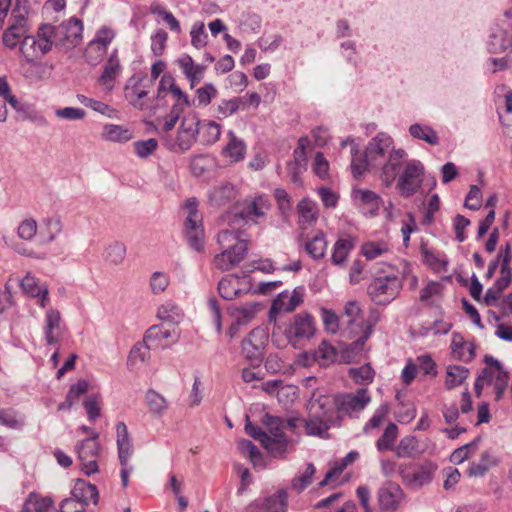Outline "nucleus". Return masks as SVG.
<instances>
[{
	"instance_id": "nucleus-15",
	"label": "nucleus",
	"mask_w": 512,
	"mask_h": 512,
	"mask_svg": "<svg viewBox=\"0 0 512 512\" xmlns=\"http://www.w3.org/2000/svg\"><path fill=\"white\" fill-rule=\"evenodd\" d=\"M268 343V334L262 328L253 329L241 343L243 356L251 364H259L264 358V350Z\"/></svg>"
},
{
	"instance_id": "nucleus-27",
	"label": "nucleus",
	"mask_w": 512,
	"mask_h": 512,
	"mask_svg": "<svg viewBox=\"0 0 512 512\" xmlns=\"http://www.w3.org/2000/svg\"><path fill=\"white\" fill-rule=\"evenodd\" d=\"M100 137L103 141L123 144L133 138V132L128 127L109 123L103 126Z\"/></svg>"
},
{
	"instance_id": "nucleus-26",
	"label": "nucleus",
	"mask_w": 512,
	"mask_h": 512,
	"mask_svg": "<svg viewBox=\"0 0 512 512\" xmlns=\"http://www.w3.org/2000/svg\"><path fill=\"white\" fill-rule=\"evenodd\" d=\"M356 240L350 235L339 237L332 248L331 262L336 266L343 265L350 252L355 248Z\"/></svg>"
},
{
	"instance_id": "nucleus-18",
	"label": "nucleus",
	"mask_w": 512,
	"mask_h": 512,
	"mask_svg": "<svg viewBox=\"0 0 512 512\" xmlns=\"http://www.w3.org/2000/svg\"><path fill=\"white\" fill-rule=\"evenodd\" d=\"M305 289L296 287L291 293L283 291L273 300L269 311V321H276L277 314L284 312L290 313L294 311L302 302Z\"/></svg>"
},
{
	"instance_id": "nucleus-10",
	"label": "nucleus",
	"mask_w": 512,
	"mask_h": 512,
	"mask_svg": "<svg viewBox=\"0 0 512 512\" xmlns=\"http://www.w3.org/2000/svg\"><path fill=\"white\" fill-rule=\"evenodd\" d=\"M370 402L371 396L366 388H359L355 393H338L333 397L337 412L350 417L363 411Z\"/></svg>"
},
{
	"instance_id": "nucleus-38",
	"label": "nucleus",
	"mask_w": 512,
	"mask_h": 512,
	"mask_svg": "<svg viewBox=\"0 0 512 512\" xmlns=\"http://www.w3.org/2000/svg\"><path fill=\"white\" fill-rule=\"evenodd\" d=\"M73 496L87 506L90 501L97 503L98 490L95 485L80 480L76 483L73 491Z\"/></svg>"
},
{
	"instance_id": "nucleus-58",
	"label": "nucleus",
	"mask_w": 512,
	"mask_h": 512,
	"mask_svg": "<svg viewBox=\"0 0 512 512\" xmlns=\"http://www.w3.org/2000/svg\"><path fill=\"white\" fill-rule=\"evenodd\" d=\"M390 411V407L387 403H382L374 412L373 416L369 420L368 423L365 424L363 430L365 433L369 431V429L378 428L386 418Z\"/></svg>"
},
{
	"instance_id": "nucleus-62",
	"label": "nucleus",
	"mask_w": 512,
	"mask_h": 512,
	"mask_svg": "<svg viewBox=\"0 0 512 512\" xmlns=\"http://www.w3.org/2000/svg\"><path fill=\"white\" fill-rule=\"evenodd\" d=\"M87 390L88 382L84 379H81L77 383L73 384L66 395L67 408L70 409L75 401L78 400L79 397Z\"/></svg>"
},
{
	"instance_id": "nucleus-55",
	"label": "nucleus",
	"mask_w": 512,
	"mask_h": 512,
	"mask_svg": "<svg viewBox=\"0 0 512 512\" xmlns=\"http://www.w3.org/2000/svg\"><path fill=\"white\" fill-rule=\"evenodd\" d=\"M191 44L196 49H202L207 45L208 34L203 22H196L191 28Z\"/></svg>"
},
{
	"instance_id": "nucleus-13",
	"label": "nucleus",
	"mask_w": 512,
	"mask_h": 512,
	"mask_svg": "<svg viewBox=\"0 0 512 512\" xmlns=\"http://www.w3.org/2000/svg\"><path fill=\"white\" fill-rule=\"evenodd\" d=\"M436 469V465L432 462H425L421 465L404 463L398 466V472L403 482L413 488H420L431 482Z\"/></svg>"
},
{
	"instance_id": "nucleus-36",
	"label": "nucleus",
	"mask_w": 512,
	"mask_h": 512,
	"mask_svg": "<svg viewBox=\"0 0 512 512\" xmlns=\"http://www.w3.org/2000/svg\"><path fill=\"white\" fill-rule=\"evenodd\" d=\"M353 197L361 205L368 206L372 215H376L380 205L382 204L381 197L374 191L367 189H354Z\"/></svg>"
},
{
	"instance_id": "nucleus-45",
	"label": "nucleus",
	"mask_w": 512,
	"mask_h": 512,
	"mask_svg": "<svg viewBox=\"0 0 512 512\" xmlns=\"http://www.w3.org/2000/svg\"><path fill=\"white\" fill-rule=\"evenodd\" d=\"M145 399L149 412L155 417H160L167 409L166 399L155 390H148Z\"/></svg>"
},
{
	"instance_id": "nucleus-40",
	"label": "nucleus",
	"mask_w": 512,
	"mask_h": 512,
	"mask_svg": "<svg viewBox=\"0 0 512 512\" xmlns=\"http://www.w3.org/2000/svg\"><path fill=\"white\" fill-rule=\"evenodd\" d=\"M410 135L430 145H437L439 143V136L437 132L428 125L414 123L409 127Z\"/></svg>"
},
{
	"instance_id": "nucleus-39",
	"label": "nucleus",
	"mask_w": 512,
	"mask_h": 512,
	"mask_svg": "<svg viewBox=\"0 0 512 512\" xmlns=\"http://www.w3.org/2000/svg\"><path fill=\"white\" fill-rule=\"evenodd\" d=\"M336 357V349L327 341H322L318 348L312 352L313 360L324 367L335 362Z\"/></svg>"
},
{
	"instance_id": "nucleus-17",
	"label": "nucleus",
	"mask_w": 512,
	"mask_h": 512,
	"mask_svg": "<svg viewBox=\"0 0 512 512\" xmlns=\"http://www.w3.org/2000/svg\"><path fill=\"white\" fill-rule=\"evenodd\" d=\"M100 444L93 439H83L75 446V451L81 465V470L88 476L98 472Z\"/></svg>"
},
{
	"instance_id": "nucleus-1",
	"label": "nucleus",
	"mask_w": 512,
	"mask_h": 512,
	"mask_svg": "<svg viewBox=\"0 0 512 512\" xmlns=\"http://www.w3.org/2000/svg\"><path fill=\"white\" fill-rule=\"evenodd\" d=\"M29 1L16 0L9 19V25L3 33V43L13 49L19 44V52L24 61L41 59L54 46L50 24H42L36 34L29 35Z\"/></svg>"
},
{
	"instance_id": "nucleus-49",
	"label": "nucleus",
	"mask_w": 512,
	"mask_h": 512,
	"mask_svg": "<svg viewBox=\"0 0 512 512\" xmlns=\"http://www.w3.org/2000/svg\"><path fill=\"white\" fill-rule=\"evenodd\" d=\"M246 105V97H233L228 100H221L218 104L217 111L222 117L233 115Z\"/></svg>"
},
{
	"instance_id": "nucleus-3",
	"label": "nucleus",
	"mask_w": 512,
	"mask_h": 512,
	"mask_svg": "<svg viewBox=\"0 0 512 512\" xmlns=\"http://www.w3.org/2000/svg\"><path fill=\"white\" fill-rule=\"evenodd\" d=\"M217 242L222 252L214 258L215 266L228 271L239 264L246 256L248 243L241 238V233L234 230L225 229L218 233Z\"/></svg>"
},
{
	"instance_id": "nucleus-59",
	"label": "nucleus",
	"mask_w": 512,
	"mask_h": 512,
	"mask_svg": "<svg viewBox=\"0 0 512 512\" xmlns=\"http://www.w3.org/2000/svg\"><path fill=\"white\" fill-rule=\"evenodd\" d=\"M20 286L26 294L33 297L39 295L43 286L46 285L40 284L36 277H34L31 273H27L25 277L20 281Z\"/></svg>"
},
{
	"instance_id": "nucleus-11",
	"label": "nucleus",
	"mask_w": 512,
	"mask_h": 512,
	"mask_svg": "<svg viewBox=\"0 0 512 512\" xmlns=\"http://www.w3.org/2000/svg\"><path fill=\"white\" fill-rule=\"evenodd\" d=\"M152 80H148L146 75H133L124 87V96L130 105L138 110L147 109L149 106L146 97L152 88Z\"/></svg>"
},
{
	"instance_id": "nucleus-57",
	"label": "nucleus",
	"mask_w": 512,
	"mask_h": 512,
	"mask_svg": "<svg viewBox=\"0 0 512 512\" xmlns=\"http://www.w3.org/2000/svg\"><path fill=\"white\" fill-rule=\"evenodd\" d=\"M114 37L115 32L111 28L103 26L97 30L95 37L90 41V47L101 45L102 49H107Z\"/></svg>"
},
{
	"instance_id": "nucleus-61",
	"label": "nucleus",
	"mask_w": 512,
	"mask_h": 512,
	"mask_svg": "<svg viewBox=\"0 0 512 512\" xmlns=\"http://www.w3.org/2000/svg\"><path fill=\"white\" fill-rule=\"evenodd\" d=\"M135 153L140 158H146L151 155L158 147V142L154 138L136 141L133 144Z\"/></svg>"
},
{
	"instance_id": "nucleus-50",
	"label": "nucleus",
	"mask_w": 512,
	"mask_h": 512,
	"mask_svg": "<svg viewBox=\"0 0 512 512\" xmlns=\"http://www.w3.org/2000/svg\"><path fill=\"white\" fill-rule=\"evenodd\" d=\"M390 252L386 242H367L362 245L361 253L367 260H374Z\"/></svg>"
},
{
	"instance_id": "nucleus-14",
	"label": "nucleus",
	"mask_w": 512,
	"mask_h": 512,
	"mask_svg": "<svg viewBox=\"0 0 512 512\" xmlns=\"http://www.w3.org/2000/svg\"><path fill=\"white\" fill-rule=\"evenodd\" d=\"M484 363L486 367L482 370L484 377L487 379V385L494 386L495 399L499 401L508 386L509 372L504 369L501 363L492 355L484 356Z\"/></svg>"
},
{
	"instance_id": "nucleus-6",
	"label": "nucleus",
	"mask_w": 512,
	"mask_h": 512,
	"mask_svg": "<svg viewBox=\"0 0 512 512\" xmlns=\"http://www.w3.org/2000/svg\"><path fill=\"white\" fill-rule=\"evenodd\" d=\"M403 288L402 280L396 275L374 278L367 287L370 299L377 305L386 306L395 300Z\"/></svg>"
},
{
	"instance_id": "nucleus-19",
	"label": "nucleus",
	"mask_w": 512,
	"mask_h": 512,
	"mask_svg": "<svg viewBox=\"0 0 512 512\" xmlns=\"http://www.w3.org/2000/svg\"><path fill=\"white\" fill-rule=\"evenodd\" d=\"M487 49L493 54L512 52V25L510 23L496 24L491 29Z\"/></svg>"
},
{
	"instance_id": "nucleus-34",
	"label": "nucleus",
	"mask_w": 512,
	"mask_h": 512,
	"mask_svg": "<svg viewBox=\"0 0 512 512\" xmlns=\"http://www.w3.org/2000/svg\"><path fill=\"white\" fill-rule=\"evenodd\" d=\"M199 140L204 145H211L217 142L221 135V126L212 120H200Z\"/></svg>"
},
{
	"instance_id": "nucleus-30",
	"label": "nucleus",
	"mask_w": 512,
	"mask_h": 512,
	"mask_svg": "<svg viewBox=\"0 0 512 512\" xmlns=\"http://www.w3.org/2000/svg\"><path fill=\"white\" fill-rule=\"evenodd\" d=\"M121 70L117 51H113L104 65L103 72L99 78V82L108 90L113 88V82Z\"/></svg>"
},
{
	"instance_id": "nucleus-51",
	"label": "nucleus",
	"mask_w": 512,
	"mask_h": 512,
	"mask_svg": "<svg viewBox=\"0 0 512 512\" xmlns=\"http://www.w3.org/2000/svg\"><path fill=\"white\" fill-rule=\"evenodd\" d=\"M169 283L170 277L167 273L162 271H155L152 273L149 280L150 290L152 294L159 295L166 290V288L169 286Z\"/></svg>"
},
{
	"instance_id": "nucleus-22",
	"label": "nucleus",
	"mask_w": 512,
	"mask_h": 512,
	"mask_svg": "<svg viewBox=\"0 0 512 512\" xmlns=\"http://www.w3.org/2000/svg\"><path fill=\"white\" fill-rule=\"evenodd\" d=\"M287 492L284 489L264 500H256L249 505L250 512H286Z\"/></svg>"
},
{
	"instance_id": "nucleus-31",
	"label": "nucleus",
	"mask_w": 512,
	"mask_h": 512,
	"mask_svg": "<svg viewBox=\"0 0 512 512\" xmlns=\"http://www.w3.org/2000/svg\"><path fill=\"white\" fill-rule=\"evenodd\" d=\"M263 424L267 427L268 436L275 438V440L282 441L284 443L283 455L286 453L288 448L289 440L283 433L284 430V419L271 416L266 414L263 418Z\"/></svg>"
},
{
	"instance_id": "nucleus-20",
	"label": "nucleus",
	"mask_w": 512,
	"mask_h": 512,
	"mask_svg": "<svg viewBox=\"0 0 512 512\" xmlns=\"http://www.w3.org/2000/svg\"><path fill=\"white\" fill-rule=\"evenodd\" d=\"M378 502L381 511H395L402 499L403 491L401 487L394 482H386L378 490Z\"/></svg>"
},
{
	"instance_id": "nucleus-16",
	"label": "nucleus",
	"mask_w": 512,
	"mask_h": 512,
	"mask_svg": "<svg viewBox=\"0 0 512 512\" xmlns=\"http://www.w3.org/2000/svg\"><path fill=\"white\" fill-rule=\"evenodd\" d=\"M328 403V399L325 398L322 401H318V409H323ZM315 404L312 405L311 413L309 418L305 421V429L308 435L312 436H327L328 429L334 424L333 412L322 411L318 412L315 410Z\"/></svg>"
},
{
	"instance_id": "nucleus-21",
	"label": "nucleus",
	"mask_w": 512,
	"mask_h": 512,
	"mask_svg": "<svg viewBox=\"0 0 512 512\" xmlns=\"http://www.w3.org/2000/svg\"><path fill=\"white\" fill-rule=\"evenodd\" d=\"M245 431L248 435H250L255 440L259 441L260 444L269 451V453L274 457H283V448L284 443L275 438L268 436L266 432H264L260 427L253 425L249 421V417H246Z\"/></svg>"
},
{
	"instance_id": "nucleus-4",
	"label": "nucleus",
	"mask_w": 512,
	"mask_h": 512,
	"mask_svg": "<svg viewBox=\"0 0 512 512\" xmlns=\"http://www.w3.org/2000/svg\"><path fill=\"white\" fill-rule=\"evenodd\" d=\"M424 172L421 161L406 158L402 161V167L396 177V188L402 197L409 198L418 192L423 183Z\"/></svg>"
},
{
	"instance_id": "nucleus-2",
	"label": "nucleus",
	"mask_w": 512,
	"mask_h": 512,
	"mask_svg": "<svg viewBox=\"0 0 512 512\" xmlns=\"http://www.w3.org/2000/svg\"><path fill=\"white\" fill-rule=\"evenodd\" d=\"M390 135L384 132L373 137L364 152L363 158L357 160L358 150L352 148L351 169L354 177H360L365 171H380L379 178L389 187L396 180L402 161L407 158L404 149L394 148Z\"/></svg>"
},
{
	"instance_id": "nucleus-64",
	"label": "nucleus",
	"mask_w": 512,
	"mask_h": 512,
	"mask_svg": "<svg viewBox=\"0 0 512 512\" xmlns=\"http://www.w3.org/2000/svg\"><path fill=\"white\" fill-rule=\"evenodd\" d=\"M55 115L57 118L75 121L82 120L86 116L85 110L78 107H64L55 110Z\"/></svg>"
},
{
	"instance_id": "nucleus-8",
	"label": "nucleus",
	"mask_w": 512,
	"mask_h": 512,
	"mask_svg": "<svg viewBox=\"0 0 512 512\" xmlns=\"http://www.w3.org/2000/svg\"><path fill=\"white\" fill-rule=\"evenodd\" d=\"M271 208V203L266 195L260 194L253 198H245L236 202L230 210V214L246 222L259 223L265 218Z\"/></svg>"
},
{
	"instance_id": "nucleus-37",
	"label": "nucleus",
	"mask_w": 512,
	"mask_h": 512,
	"mask_svg": "<svg viewBox=\"0 0 512 512\" xmlns=\"http://www.w3.org/2000/svg\"><path fill=\"white\" fill-rule=\"evenodd\" d=\"M153 344L151 342H146L145 338L143 342H139L133 346L129 353L128 357V366L133 369L136 368L139 364L145 363L150 358V349Z\"/></svg>"
},
{
	"instance_id": "nucleus-47",
	"label": "nucleus",
	"mask_w": 512,
	"mask_h": 512,
	"mask_svg": "<svg viewBox=\"0 0 512 512\" xmlns=\"http://www.w3.org/2000/svg\"><path fill=\"white\" fill-rule=\"evenodd\" d=\"M348 375L356 384L368 385L372 383L375 372L370 364H364L360 367L350 368Z\"/></svg>"
},
{
	"instance_id": "nucleus-32",
	"label": "nucleus",
	"mask_w": 512,
	"mask_h": 512,
	"mask_svg": "<svg viewBox=\"0 0 512 512\" xmlns=\"http://www.w3.org/2000/svg\"><path fill=\"white\" fill-rule=\"evenodd\" d=\"M297 209L299 214V223L303 228L310 226L317 221L318 207L314 201L304 198L298 203Z\"/></svg>"
},
{
	"instance_id": "nucleus-33",
	"label": "nucleus",
	"mask_w": 512,
	"mask_h": 512,
	"mask_svg": "<svg viewBox=\"0 0 512 512\" xmlns=\"http://www.w3.org/2000/svg\"><path fill=\"white\" fill-rule=\"evenodd\" d=\"M157 317L164 323L177 325L183 320L184 314L178 305L167 301L158 308Z\"/></svg>"
},
{
	"instance_id": "nucleus-12",
	"label": "nucleus",
	"mask_w": 512,
	"mask_h": 512,
	"mask_svg": "<svg viewBox=\"0 0 512 512\" xmlns=\"http://www.w3.org/2000/svg\"><path fill=\"white\" fill-rule=\"evenodd\" d=\"M314 334V319L310 314L303 312L296 314L285 330L286 338L295 348L312 338Z\"/></svg>"
},
{
	"instance_id": "nucleus-52",
	"label": "nucleus",
	"mask_w": 512,
	"mask_h": 512,
	"mask_svg": "<svg viewBox=\"0 0 512 512\" xmlns=\"http://www.w3.org/2000/svg\"><path fill=\"white\" fill-rule=\"evenodd\" d=\"M238 449L244 456L249 457L255 467L261 464L262 455L259 449L250 440L241 439L238 442Z\"/></svg>"
},
{
	"instance_id": "nucleus-43",
	"label": "nucleus",
	"mask_w": 512,
	"mask_h": 512,
	"mask_svg": "<svg viewBox=\"0 0 512 512\" xmlns=\"http://www.w3.org/2000/svg\"><path fill=\"white\" fill-rule=\"evenodd\" d=\"M305 249L313 259H322L325 256L327 249V241L325 235L322 232L317 233L306 243Z\"/></svg>"
},
{
	"instance_id": "nucleus-48",
	"label": "nucleus",
	"mask_w": 512,
	"mask_h": 512,
	"mask_svg": "<svg viewBox=\"0 0 512 512\" xmlns=\"http://www.w3.org/2000/svg\"><path fill=\"white\" fill-rule=\"evenodd\" d=\"M419 442L413 435L403 437L398 445L394 448V452L398 458L412 457L418 450Z\"/></svg>"
},
{
	"instance_id": "nucleus-41",
	"label": "nucleus",
	"mask_w": 512,
	"mask_h": 512,
	"mask_svg": "<svg viewBox=\"0 0 512 512\" xmlns=\"http://www.w3.org/2000/svg\"><path fill=\"white\" fill-rule=\"evenodd\" d=\"M496 463V457L492 455L491 452L484 451L481 454L480 460L478 462H473L470 464L467 473L471 477L483 476L488 471V469Z\"/></svg>"
},
{
	"instance_id": "nucleus-23",
	"label": "nucleus",
	"mask_w": 512,
	"mask_h": 512,
	"mask_svg": "<svg viewBox=\"0 0 512 512\" xmlns=\"http://www.w3.org/2000/svg\"><path fill=\"white\" fill-rule=\"evenodd\" d=\"M44 338L48 345H55L61 341L62 326L60 312L54 308H49L46 311L44 326Z\"/></svg>"
},
{
	"instance_id": "nucleus-53",
	"label": "nucleus",
	"mask_w": 512,
	"mask_h": 512,
	"mask_svg": "<svg viewBox=\"0 0 512 512\" xmlns=\"http://www.w3.org/2000/svg\"><path fill=\"white\" fill-rule=\"evenodd\" d=\"M315 474V467L312 463L307 464L303 473L296 475L292 480V488L299 492H302L312 482V477Z\"/></svg>"
},
{
	"instance_id": "nucleus-29",
	"label": "nucleus",
	"mask_w": 512,
	"mask_h": 512,
	"mask_svg": "<svg viewBox=\"0 0 512 512\" xmlns=\"http://www.w3.org/2000/svg\"><path fill=\"white\" fill-rule=\"evenodd\" d=\"M227 137L229 140L223 148V156L229 158L232 162L242 161L246 154L245 142L238 138L232 130L228 131Z\"/></svg>"
},
{
	"instance_id": "nucleus-56",
	"label": "nucleus",
	"mask_w": 512,
	"mask_h": 512,
	"mask_svg": "<svg viewBox=\"0 0 512 512\" xmlns=\"http://www.w3.org/2000/svg\"><path fill=\"white\" fill-rule=\"evenodd\" d=\"M151 13L160 16L172 31L180 33V23L170 11L165 10L159 4H153L151 6Z\"/></svg>"
},
{
	"instance_id": "nucleus-42",
	"label": "nucleus",
	"mask_w": 512,
	"mask_h": 512,
	"mask_svg": "<svg viewBox=\"0 0 512 512\" xmlns=\"http://www.w3.org/2000/svg\"><path fill=\"white\" fill-rule=\"evenodd\" d=\"M22 512H56L49 497L39 498L31 494L23 505Z\"/></svg>"
},
{
	"instance_id": "nucleus-7",
	"label": "nucleus",
	"mask_w": 512,
	"mask_h": 512,
	"mask_svg": "<svg viewBox=\"0 0 512 512\" xmlns=\"http://www.w3.org/2000/svg\"><path fill=\"white\" fill-rule=\"evenodd\" d=\"M184 208L188 211L184 223L185 237L192 249L201 252L204 250L205 236L202 215L198 211V201L196 198H189L185 201Z\"/></svg>"
},
{
	"instance_id": "nucleus-9",
	"label": "nucleus",
	"mask_w": 512,
	"mask_h": 512,
	"mask_svg": "<svg viewBox=\"0 0 512 512\" xmlns=\"http://www.w3.org/2000/svg\"><path fill=\"white\" fill-rule=\"evenodd\" d=\"M54 46L70 49L79 43L82 38L83 24L78 18H70L58 26L50 25Z\"/></svg>"
},
{
	"instance_id": "nucleus-44",
	"label": "nucleus",
	"mask_w": 512,
	"mask_h": 512,
	"mask_svg": "<svg viewBox=\"0 0 512 512\" xmlns=\"http://www.w3.org/2000/svg\"><path fill=\"white\" fill-rule=\"evenodd\" d=\"M469 370L464 366L449 365L446 371L445 386L452 389L459 386L468 377Z\"/></svg>"
},
{
	"instance_id": "nucleus-54",
	"label": "nucleus",
	"mask_w": 512,
	"mask_h": 512,
	"mask_svg": "<svg viewBox=\"0 0 512 512\" xmlns=\"http://www.w3.org/2000/svg\"><path fill=\"white\" fill-rule=\"evenodd\" d=\"M126 256V246L118 241L111 243L106 248V260L113 265H119L123 262Z\"/></svg>"
},
{
	"instance_id": "nucleus-25",
	"label": "nucleus",
	"mask_w": 512,
	"mask_h": 512,
	"mask_svg": "<svg viewBox=\"0 0 512 512\" xmlns=\"http://www.w3.org/2000/svg\"><path fill=\"white\" fill-rule=\"evenodd\" d=\"M238 190L235 185L225 182L214 186L208 193L209 203L214 207H221L236 198Z\"/></svg>"
},
{
	"instance_id": "nucleus-35",
	"label": "nucleus",
	"mask_w": 512,
	"mask_h": 512,
	"mask_svg": "<svg viewBox=\"0 0 512 512\" xmlns=\"http://www.w3.org/2000/svg\"><path fill=\"white\" fill-rule=\"evenodd\" d=\"M218 292L225 300H233L241 292L240 279L235 275H227L218 283Z\"/></svg>"
},
{
	"instance_id": "nucleus-60",
	"label": "nucleus",
	"mask_w": 512,
	"mask_h": 512,
	"mask_svg": "<svg viewBox=\"0 0 512 512\" xmlns=\"http://www.w3.org/2000/svg\"><path fill=\"white\" fill-rule=\"evenodd\" d=\"M170 94L174 99V104L171 109H177V111L184 112V109L191 106L190 99L186 93L174 82Z\"/></svg>"
},
{
	"instance_id": "nucleus-63",
	"label": "nucleus",
	"mask_w": 512,
	"mask_h": 512,
	"mask_svg": "<svg viewBox=\"0 0 512 512\" xmlns=\"http://www.w3.org/2000/svg\"><path fill=\"white\" fill-rule=\"evenodd\" d=\"M216 94L217 90L211 83H207L203 87L198 88L196 90L197 106H207Z\"/></svg>"
},
{
	"instance_id": "nucleus-24",
	"label": "nucleus",
	"mask_w": 512,
	"mask_h": 512,
	"mask_svg": "<svg viewBox=\"0 0 512 512\" xmlns=\"http://www.w3.org/2000/svg\"><path fill=\"white\" fill-rule=\"evenodd\" d=\"M40 59H34V61H24V58L20 61V66L23 70V76L31 81H44L48 79L53 70V65L39 61Z\"/></svg>"
},
{
	"instance_id": "nucleus-5",
	"label": "nucleus",
	"mask_w": 512,
	"mask_h": 512,
	"mask_svg": "<svg viewBox=\"0 0 512 512\" xmlns=\"http://www.w3.org/2000/svg\"><path fill=\"white\" fill-rule=\"evenodd\" d=\"M200 119L197 114L189 113L183 116L174 139H165L167 148L175 153H183L191 149L197 141Z\"/></svg>"
},
{
	"instance_id": "nucleus-28",
	"label": "nucleus",
	"mask_w": 512,
	"mask_h": 512,
	"mask_svg": "<svg viewBox=\"0 0 512 512\" xmlns=\"http://www.w3.org/2000/svg\"><path fill=\"white\" fill-rule=\"evenodd\" d=\"M451 351L453 356L460 361L469 362L475 357V345L465 341L459 333L452 335Z\"/></svg>"
},
{
	"instance_id": "nucleus-46",
	"label": "nucleus",
	"mask_w": 512,
	"mask_h": 512,
	"mask_svg": "<svg viewBox=\"0 0 512 512\" xmlns=\"http://www.w3.org/2000/svg\"><path fill=\"white\" fill-rule=\"evenodd\" d=\"M398 433V426L394 423H389L381 437L376 441L377 450L383 452L393 449Z\"/></svg>"
}]
</instances>
